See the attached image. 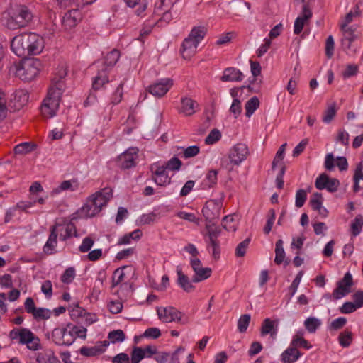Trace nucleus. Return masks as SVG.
Instances as JSON below:
<instances>
[{
	"label": "nucleus",
	"mask_w": 363,
	"mask_h": 363,
	"mask_svg": "<svg viewBox=\"0 0 363 363\" xmlns=\"http://www.w3.org/2000/svg\"><path fill=\"white\" fill-rule=\"evenodd\" d=\"M66 75V69L62 68L58 71L57 74L52 78V86L48 89L47 96L40 106V112L43 117L50 118L55 116L65 89L63 79Z\"/></svg>",
	"instance_id": "nucleus-1"
},
{
	"label": "nucleus",
	"mask_w": 363,
	"mask_h": 363,
	"mask_svg": "<svg viewBox=\"0 0 363 363\" xmlns=\"http://www.w3.org/2000/svg\"><path fill=\"white\" fill-rule=\"evenodd\" d=\"M44 48L43 38L35 33H24L15 36L11 43V50L19 57L26 58L40 54Z\"/></svg>",
	"instance_id": "nucleus-2"
},
{
	"label": "nucleus",
	"mask_w": 363,
	"mask_h": 363,
	"mask_svg": "<svg viewBox=\"0 0 363 363\" xmlns=\"http://www.w3.org/2000/svg\"><path fill=\"white\" fill-rule=\"evenodd\" d=\"M91 206L85 204L78 209L69 218H62L56 221L55 224L52 225L50 229H55L57 237L60 236V240L65 241L72 236H77L76 229V220L78 218H87L89 217Z\"/></svg>",
	"instance_id": "nucleus-3"
},
{
	"label": "nucleus",
	"mask_w": 363,
	"mask_h": 363,
	"mask_svg": "<svg viewBox=\"0 0 363 363\" xmlns=\"http://www.w3.org/2000/svg\"><path fill=\"white\" fill-rule=\"evenodd\" d=\"M86 333V329L84 327L69 323L65 328H55L52 333V337L58 345L69 346L77 337L85 338Z\"/></svg>",
	"instance_id": "nucleus-4"
},
{
	"label": "nucleus",
	"mask_w": 363,
	"mask_h": 363,
	"mask_svg": "<svg viewBox=\"0 0 363 363\" xmlns=\"http://www.w3.org/2000/svg\"><path fill=\"white\" fill-rule=\"evenodd\" d=\"M33 16L30 9L25 5H16L9 11L6 27L16 30L27 26L33 20Z\"/></svg>",
	"instance_id": "nucleus-5"
},
{
	"label": "nucleus",
	"mask_w": 363,
	"mask_h": 363,
	"mask_svg": "<svg viewBox=\"0 0 363 363\" xmlns=\"http://www.w3.org/2000/svg\"><path fill=\"white\" fill-rule=\"evenodd\" d=\"M41 62L37 58L28 59L23 62L17 68V76L23 81L30 82L38 74Z\"/></svg>",
	"instance_id": "nucleus-6"
},
{
	"label": "nucleus",
	"mask_w": 363,
	"mask_h": 363,
	"mask_svg": "<svg viewBox=\"0 0 363 363\" xmlns=\"http://www.w3.org/2000/svg\"><path fill=\"white\" fill-rule=\"evenodd\" d=\"M157 313L159 318L164 323L176 322L182 325L189 323V318L173 306L157 308Z\"/></svg>",
	"instance_id": "nucleus-7"
},
{
	"label": "nucleus",
	"mask_w": 363,
	"mask_h": 363,
	"mask_svg": "<svg viewBox=\"0 0 363 363\" xmlns=\"http://www.w3.org/2000/svg\"><path fill=\"white\" fill-rule=\"evenodd\" d=\"M207 231L206 235L208 240L207 241V249H212V257L215 260L220 259V246L218 238L221 234V228L219 226L207 224L206 225Z\"/></svg>",
	"instance_id": "nucleus-8"
},
{
	"label": "nucleus",
	"mask_w": 363,
	"mask_h": 363,
	"mask_svg": "<svg viewBox=\"0 0 363 363\" xmlns=\"http://www.w3.org/2000/svg\"><path fill=\"white\" fill-rule=\"evenodd\" d=\"M113 196V191L110 187H105L92 194V217L98 214L103 207L106 206Z\"/></svg>",
	"instance_id": "nucleus-9"
},
{
	"label": "nucleus",
	"mask_w": 363,
	"mask_h": 363,
	"mask_svg": "<svg viewBox=\"0 0 363 363\" xmlns=\"http://www.w3.org/2000/svg\"><path fill=\"white\" fill-rule=\"evenodd\" d=\"M353 285V277L350 272H347L344 274L343 278L337 282V287L333 291V298L338 300L350 294Z\"/></svg>",
	"instance_id": "nucleus-10"
},
{
	"label": "nucleus",
	"mask_w": 363,
	"mask_h": 363,
	"mask_svg": "<svg viewBox=\"0 0 363 363\" xmlns=\"http://www.w3.org/2000/svg\"><path fill=\"white\" fill-rule=\"evenodd\" d=\"M223 202L220 199L207 201L202 208V213L208 223H211L219 218Z\"/></svg>",
	"instance_id": "nucleus-11"
},
{
	"label": "nucleus",
	"mask_w": 363,
	"mask_h": 363,
	"mask_svg": "<svg viewBox=\"0 0 363 363\" xmlns=\"http://www.w3.org/2000/svg\"><path fill=\"white\" fill-rule=\"evenodd\" d=\"M138 149L137 147H129L117 157L118 167L122 169H129L136 166Z\"/></svg>",
	"instance_id": "nucleus-12"
},
{
	"label": "nucleus",
	"mask_w": 363,
	"mask_h": 363,
	"mask_svg": "<svg viewBox=\"0 0 363 363\" xmlns=\"http://www.w3.org/2000/svg\"><path fill=\"white\" fill-rule=\"evenodd\" d=\"M174 81L170 78H162L159 81L150 84L147 90L152 95L162 98L173 86Z\"/></svg>",
	"instance_id": "nucleus-13"
},
{
	"label": "nucleus",
	"mask_w": 363,
	"mask_h": 363,
	"mask_svg": "<svg viewBox=\"0 0 363 363\" xmlns=\"http://www.w3.org/2000/svg\"><path fill=\"white\" fill-rule=\"evenodd\" d=\"M18 343L26 345L27 348L33 351L40 348V339L30 329L26 328H21Z\"/></svg>",
	"instance_id": "nucleus-14"
},
{
	"label": "nucleus",
	"mask_w": 363,
	"mask_h": 363,
	"mask_svg": "<svg viewBox=\"0 0 363 363\" xmlns=\"http://www.w3.org/2000/svg\"><path fill=\"white\" fill-rule=\"evenodd\" d=\"M249 154L247 146L244 143H237L230 150L229 159L234 165H239Z\"/></svg>",
	"instance_id": "nucleus-15"
},
{
	"label": "nucleus",
	"mask_w": 363,
	"mask_h": 363,
	"mask_svg": "<svg viewBox=\"0 0 363 363\" xmlns=\"http://www.w3.org/2000/svg\"><path fill=\"white\" fill-rule=\"evenodd\" d=\"M152 179L157 186H166L171 183V178L168 175L167 168L164 166H157L155 172H152Z\"/></svg>",
	"instance_id": "nucleus-16"
},
{
	"label": "nucleus",
	"mask_w": 363,
	"mask_h": 363,
	"mask_svg": "<svg viewBox=\"0 0 363 363\" xmlns=\"http://www.w3.org/2000/svg\"><path fill=\"white\" fill-rule=\"evenodd\" d=\"M199 104L189 97H182L181 99V108L179 111L186 116H191L196 112Z\"/></svg>",
	"instance_id": "nucleus-17"
},
{
	"label": "nucleus",
	"mask_w": 363,
	"mask_h": 363,
	"mask_svg": "<svg viewBox=\"0 0 363 363\" xmlns=\"http://www.w3.org/2000/svg\"><path fill=\"white\" fill-rule=\"evenodd\" d=\"M220 79L223 82H241L243 79V74L235 67H228L224 69Z\"/></svg>",
	"instance_id": "nucleus-18"
},
{
	"label": "nucleus",
	"mask_w": 363,
	"mask_h": 363,
	"mask_svg": "<svg viewBox=\"0 0 363 363\" xmlns=\"http://www.w3.org/2000/svg\"><path fill=\"white\" fill-rule=\"evenodd\" d=\"M121 52L119 50L114 48L110 52H107V54L104 56L103 59V65L104 67L103 69H106L107 72H108V69L113 68L121 57Z\"/></svg>",
	"instance_id": "nucleus-19"
},
{
	"label": "nucleus",
	"mask_w": 363,
	"mask_h": 363,
	"mask_svg": "<svg viewBox=\"0 0 363 363\" xmlns=\"http://www.w3.org/2000/svg\"><path fill=\"white\" fill-rule=\"evenodd\" d=\"M198 45L199 43L194 42V40L189 36L186 37L183 40L180 48V51L183 55V57H190L192 55H194Z\"/></svg>",
	"instance_id": "nucleus-20"
},
{
	"label": "nucleus",
	"mask_w": 363,
	"mask_h": 363,
	"mask_svg": "<svg viewBox=\"0 0 363 363\" xmlns=\"http://www.w3.org/2000/svg\"><path fill=\"white\" fill-rule=\"evenodd\" d=\"M301 355L302 353L290 344V346L281 354V361L283 363H294Z\"/></svg>",
	"instance_id": "nucleus-21"
},
{
	"label": "nucleus",
	"mask_w": 363,
	"mask_h": 363,
	"mask_svg": "<svg viewBox=\"0 0 363 363\" xmlns=\"http://www.w3.org/2000/svg\"><path fill=\"white\" fill-rule=\"evenodd\" d=\"M57 237L55 229H50L48 239L43 247V252L47 255H54L57 252Z\"/></svg>",
	"instance_id": "nucleus-22"
},
{
	"label": "nucleus",
	"mask_w": 363,
	"mask_h": 363,
	"mask_svg": "<svg viewBox=\"0 0 363 363\" xmlns=\"http://www.w3.org/2000/svg\"><path fill=\"white\" fill-rule=\"evenodd\" d=\"M251 72L253 77L252 80H250V84L247 86V89L250 92L258 93L259 91V86L255 88L252 85L255 83L257 76L261 74V65L257 61L250 60Z\"/></svg>",
	"instance_id": "nucleus-23"
},
{
	"label": "nucleus",
	"mask_w": 363,
	"mask_h": 363,
	"mask_svg": "<svg viewBox=\"0 0 363 363\" xmlns=\"http://www.w3.org/2000/svg\"><path fill=\"white\" fill-rule=\"evenodd\" d=\"M260 333L262 336L270 335L272 337H274L277 334V323L272 320L269 318H265L261 326Z\"/></svg>",
	"instance_id": "nucleus-24"
},
{
	"label": "nucleus",
	"mask_w": 363,
	"mask_h": 363,
	"mask_svg": "<svg viewBox=\"0 0 363 363\" xmlns=\"http://www.w3.org/2000/svg\"><path fill=\"white\" fill-rule=\"evenodd\" d=\"M108 82V72L106 69H101L98 71L92 81V89L99 90Z\"/></svg>",
	"instance_id": "nucleus-25"
},
{
	"label": "nucleus",
	"mask_w": 363,
	"mask_h": 363,
	"mask_svg": "<svg viewBox=\"0 0 363 363\" xmlns=\"http://www.w3.org/2000/svg\"><path fill=\"white\" fill-rule=\"evenodd\" d=\"M218 174L216 169L209 170L201 184V188L203 190L213 188L218 182Z\"/></svg>",
	"instance_id": "nucleus-26"
},
{
	"label": "nucleus",
	"mask_w": 363,
	"mask_h": 363,
	"mask_svg": "<svg viewBox=\"0 0 363 363\" xmlns=\"http://www.w3.org/2000/svg\"><path fill=\"white\" fill-rule=\"evenodd\" d=\"M178 275L177 284L186 292H191L194 290L195 286L191 284L188 276L182 272L178 267L177 268Z\"/></svg>",
	"instance_id": "nucleus-27"
},
{
	"label": "nucleus",
	"mask_w": 363,
	"mask_h": 363,
	"mask_svg": "<svg viewBox=\"0 0 363 363\" xmlns=\"http://www.w3.org/2000/svg\"><path fill=\"white\" fill-rule=\"evenodd\" d=\"M207 33V28L203 26H194L188 36L197 43H200Z\"/></svg>",
	"instance_id": "nucleus-28"
},
{
	"label": "nucleus",
	"mask_w": 363,
	"mask_h": 363,
	"mask_svg": "<svg viewBox=\"0 0 363 363\" xmlns=\"http://www.w3.org/2000/svg\"><path fill=\"white\" fill-rule=\"evenodd\" d=\"M363 227V216L358 214L355 216L354 219L352 221L350 225V231L352 237H357L362 232Z\"/></svg>",
	"instance_id": "nucleus-29"
},
{
	"label": "nucleus",
	"mask_w": 363,
	"mask_h": 363,
	"mask_svg": "<svg viewBox=\"0 0 363 363\" xmlns=\"http://www.w3.org/2000/svg\"><path fill=\"white\" fill-rule=\"evenodd\" d=\"M156 25L157 22H154V21H152L151 19L145 21L140 31V35L138 38V40L139 41L144 42L145 38L151 33L152 28Z\"/></svg>",
	"instance_id": "nucleus-30"
},
{
	"label": "nucleus",
	"mask_w": 363,
	"mask_h": 363,
	"mask_svg": "<svg viewBox=\"0 0 363 363\" xmlns=\"http://www.w3.org/2000/svg\"><path fill=\"white\" fill-rule=\"evenodd\" d=\"M172 6V3L170 1L167 2V0H155L153 14L160 16L162 13L170 10Z\"/></svg>",
	"instance_id": "nucleus-31"
},
{
	"label": "nucleus",
	"mask_w": 363,
	"mask_h": 363,
	"mask_svg": "<svg viewBox=\"0 0 363 363\" xmlns=\"http://www.w3.org/2000/svg\"><path fill=\"white\" fill-rule=\"evenodd\" d=\"M195 272V274L192 277V282L198 283L200 281H202L205 279H207L208 277L211 275V269L206 267L203 268L201 267L200 269H198Z\"/></svg>",
	"instance_id": "nucleus-32"
},
{
	"label": "nucleus",
	"mask_w": 363,
	"mask_h": 363,
	"mask_svg": "<svg viewBox=\"0 0 363 363\" xmlns=\"http://www.w3.org/2000/svg\"><path fill=\"white\" fill-rule=\"evenodd\" d=\"M259 100L258 97L253 96L250 98L245 104V108L247 117H250L255 111L259 107Z\"/></svg>",
	"instance_id": "nucleus-33"
},
{
	"label": "nucleus",
	"mask_w": 363,
	"mask_h": 363,
	"mask_svg": "<svg viewBox=\"0 0 363 363\" xmlns=\"http://www.w3.org/2000/svg\"><path fill=\"white\" fill-rule=\"evenodd\" d=\"M36 145L31 143L25 142L20 143L14 147L13 151L16 155H25L33 151Z\"/></svg>",
	"instance_id": "nucleus-34"
},
{
	"label": "nucleus",
	"mask_w": 363,
	"mask_h": 363,
	"mask_svg": "<svg viewBox=\"0 0 363 363\" xmlns=\"http://www.w3.org/2000/svg\"><path fill=\"white\" fill-rule=\"evenodd\" d=\"M320 325V320L315 317H309L304 321V326L310 333H314Z\"/></svg>",
	"instance_id": "nucleus-35"
},
{
	"label": "nucleus",
	"mask_w": 363,
	"mask_h": 363,
	"mask_svg": "<svg viewBox=\"0 0 363 363\" xmlns=\"http://www.w3.org/2000/svg\"><path fill=\"white\" fill-rule=\"evenodd\" d=\"M285 257V251L283 247V240H278L275 245V259L274 262L277 264H281Z\"/></svg>",
	"instance_id": "nucleus-36"
},
{
	"label": "nucleus",
	"mask_w": 363,
	"mask_h": 363,
	"mask_svg": "<svg viewBox=\"0 0 363 363\" xmlns=\"http://www.w3.org/2000/svg\"><path fill=\"white\" fill-rule=\"evenodd\" d=\"M291 346L297 349L298 347H302L306 350H310L312 347L311 344L303 337H299L298 335H295L290 343Z\"/></svg>",
	"instance_id": "nucleus-37"
},
{
	"label": "nucleus",
	"mask_w": 363,
	"mask_h": 363,
	"mask_svg": "<svg viewBox=\"0 0 363 363\" xmlns=\"http://www.w3.org/2000/svg\"><path fill=\"white\" fill-rule=\"evenodd\" d=\"M128 268V266H123L122 267L117 268L112 276L111 287L114 288L124 280L125 273L123 270Z\"/></svg>",
	"instance_id": "nucleus-38"
},
{
	"label": "nucleus",
	"mask_w": 363,
	"mask_h": 363,
	"mask_svg": "<svg viewBox=\"0 0 363 363\" xmlns=\"http://www.w3.org/2000/svg\"><path fill=\"white\" fill-rule=\"evenodd\" d=\"M145 358V351L140 347L135 346L130 353V363H140Z\"/></svg>",
	"instance_id": "nucleus-39"
},
{
	"label": "nucleus",
	"mask_w": 363,
	"mask_h": 363,
	"mask_svg": "<svg viewBox=\"0 0 363 363\" xmlns=\"http://www.w3.org/2000/svg\"><path fill=\"white\" fill-rule=\"evenodd\" d=\"M108 340L111 343L122 342L125 339V335L122 330H115L111 331L108 335Z\"/></svg>",
	"instance_id": "nucleus-40"
},
{
	"label": "nucleus",
	"mask_w": 363,
	"mask_h": 363,
	"mask_svg": "<svg viewBox=\"0 0 363 363\" xmlns=\"http://www.w3.org/2000/svg\"><path fill=\"white\" fill-rule=\"evenodd\" d=\"M338 341L342 347H348L352 342V333L345 330L339 335Z\"/></svg>",
	"instance_id": "nucleus-41"
},
{
	"label": "nucleus",
	"mask_w": 363,
	"mask_h": 363,
	"mask_svg": "<svg viewBox=\"0 0 363 363\" xmlns=\"http://www.w3.org/2000/svg\"><path fill=\"white\" fill-rule=\"evenodd\" d=\"M276 218V213L274 208H270L268 211L267 219L266 224L263 228V232L265 235H268L273 227Z\"/></svg>",
	"instance_id": "nucleus-42"
},
{
	"label": "nucleus",
	"mask_w": 363,
	"mask_h": 363,
	"mask_svg": "<svg viewBox=\"0 0 363 363\" xmlns=\"http://www.w3.org/2000/svg\"><path fill=\"white\" fill-rule=\"evenodd\" d=\"M251 320L250 314L242 315L238 320V330L240 333H245Z\"/></svg>",
	"instance_id": "nucleus-43"
},
{
	"label": "nucleus",
	"mask_w": 363,
	"mask_h": 363,
	"mask_svg": "<svg viewBox=\"0 0 363 363\" xmlns=\"http://www.w3.org/2000/svg\"><path fill=\"white\" fill-rule=\"evenodd\" d=\"M69 314L71 318L73 320H78L79 318L84 317L86 315H89V313H86V311L80 307L78 304H76L74 307L69 309Z\"/></svg>",
	"instance_id": "nucleus-44"
},
{
	"label": "nucleus",
	"mask_w": 363,
	"mask_h": 363,
	"mask_svg": "<svg viewBox=\"0 0 363 363\" xmlns=\"http://www.w3.org/2000/svg\"><path fill=\"white\" fill-rule=\"evenodd\" d=\"M337 112L336 104L335 103L330 104L325 111L323 116V121L325 123H330L335 116Z\"/></svg>",
	"instance_id": "nucleus-45"
},
{
	"label": "nucleus",
	"mask_w": 363,
	"mask_h": 363,
	"mask_svg": "<svg viewBox=\"0 0 363 363\" xmlns=\"http://www.w3.org/2000/svg\"><path fill=\"white\" fill-rule=\"evenodd\" d=\"M310 206L313 211H318L323 206L322 194L315 192L309 201Z\"/></svg>",
	"instance_id": "nucleus-46"
},
{
	"label": "nucleus",
	"mask_w": 363,
	"mask_h": 363,
	"mask_svg": "<svg viewBox=\"0 0 363 363\" xmlns=\"http://www.w3.org/2000/svg\"><path fill=\"white\" fill-rule=\"evenodd\" d=\"M250 241V238H247L237 245L235 248V255L238 257H242L245 255L246 250L249 247Z\"/></svg>",
	"instance_id": "nucleus-47"
},
{
	"label": "nucleus",
	"mask_w": 363,
	"mask_h": 363,
	"mask_svg": "<svg viewBox=\"0 0 363 363\" xmlns=\"http://www.w3.org/2000/svg\"><path fill=\"white\" fill-rule=\"evenodd\" d=\"M52 311L45 308H37L33 315L36 320H48L51 317Z\"/></svg>",
	"instance_id": "nucleus-48"
},
{
	"label": "nucleus",
	"mask_w": 363,
	"mask_h": 363,
	"mask_svg": "<svg viewBox=\"0 0 363 363\" xmlns=\"http://www.w3.org/2000/svg\"><path fill=\"white\" fill-rule=\"evenodd\" d=\"M110 342L108 340L99 341L92 347V357L102 354L109 345Z\"/></svg>",
	"instance_id": "nucleus-49"
},
{
	"label": "nucleus",
	"mask_w": 363,
	"mask_h": 363,
	"mask_svg": "<svg viewBox=\"0 0 363 363\" xmlns=\"http://www.w3.org/2000/svg\"><path fill=\"white\" fill-rule=\"evenodd\" d=\"M286 146V143H284L279 147V150H277L276 155H275V157L272 161V170H274L276 169L278 163L280 161L283 160V159L284 158Z\"/></svg>",
	"instance_id": "nucleus-50"
},
{
	"label": "nucleus",
	"mask_w": 363,
	"mask_h": 363,
	"mask_svg": "<svg viewBox=\"0 0 363 363\" xmlns=\"http://www.w3.org/2000/svg\"><path fill=\"white\" fill-rule=\"evenodd\" d=\"M307 199V193L304 189H298L296 193L295 206L297 208H301Z\"/></svg>",
	"instance_id": "nucleus-51"
},
{
	"label": "nucleus",
	"mask_w": 363,
	"mask_h": 363,
	"mask_svg": "<svg viewBox=\"0 0 363 363\" xmlns=\"http://www.w3.org/2000/svg\"><path fill=\"white\" fill-rule=\"evenodd\" d=\"M156 217L157 214L154 212L143 213L138 218L139 224L150 225L155 221Z\"/></svg>",
	"instance_id": "nucleus-52"
},
{
	"label": "nucleus",
	"mask_w": 363,
	"mask_h": 363,
	"mask_svg": "<svg viewBox=\"0 0 363 363\" xmlns=\"http://www.w3.org/2000/svg\"><path fill=\"white\" fill-rule=\"evenodd\" d=\"M221 138L220 132L216 129H213L208 136L205 138V143L207 145H213L218 141Z\"/></svg>",
	"instance_id": "nucleus-53"
},
{
	"label": "nucleus",
	"mask_w": 363,
	"mask_h": 363,
	"mask_svg": "<svg viewBox=\"0 0 363 363\" xmlns=\"http://www.w3.org/2000/svg\"><path fill=\"white\" fill-rule=\"evenodd\" d=\"M183 155L185 159L191 158L196 156L200 152V147L198 145H191L186 148L182 147Z\"/></svg>",
	"instance_id": "nucleus-54"
},
{
	"label": "nucleus",
	"mask_w": 363,
	"mask_h": 363,
	"mask_svg": "<svg viewBox=\"0 0 363 363\" xmlns=\"http://www.w3.org/2000/svg\"><path fill=\"white\" fill-rule=\"evenodd\" d=\"M161 17L157 20H154V22H157V25L158 27L164 26L168 24L172 19V16L170 12V10L167 11H164L161 13Z\"/></svg>",
	"instance_id": "nucleus-55"
},
{
	"label": "nucleus",
	"mask_w": 363,
	"mask_h": 363,
	"mask_svg": "<svg viewBox=\"0 0 363 363\" xmlns=\"http://www.w3.org/2000/svg\"><path fill=\"white\" fill-rule=\"evenodd\" d=\"M359 70V67L357 65L350 64L345 67V69L342 72V75L344 79H348L353 76H355Z\"/></svg>",
	"instance_id": "nucleus-56"
},
{
	"label": "nucleus",
	"mask_w": 363,
	"mask_h": 363,
	"mask_svg": "<svg viewBox=\"0 0 363 363\" xmlns=\"http://www.w3.org/2000/svg\"><path fill=\"white\" fill-rule=\"evenodd\" d=\"M335 41L332 35H329L325 42V55L328 59L332 58L334 55Z\"/></svg>",
	"instance_id": "nucleus-57"
},
{
	"label": "nucleus",
	"mask_w": 363,
	"mask_h": 363,
	"mask_svg": "<svg viewBox=\"0 0 363 363\" xmlns=\"http://www.w3.org/2000/svg\"><path fill=\"white\" fill-rule=\"evenodd\" d=\"M182 166V162L177 157H172L164 166L167 169L172 171H178Z\"/></svg>",
	"instance_id": "nucleus-58"
},
{
	"label": "nucleus",
	"mask_w": 363,
	"mask_h": 363,
	"mask_svg": "<svg viewBox=\"0 0 363 363\" xmlns=\"http://www.w3.org/2000/svg\"><path fill=\"white\" fill-rule=\"evenodd\" d=\"M106 280V272L104 269L100 270L98 273V276L96 277V281H95V286L94 289L92 290V296L94 295V293L96 290V289H99V291L100 290L101 287L104 286V282Z\"/></svg>",
	"instance_id": "nucleus-59"
},
{
	"label": "nucleus",
	"mask_w": 363,
	"mask_h": 363,
	"mask_svg": "<svg viewBox=\"0 0 363 363\" xmlns=\"http://www.w3.org/2000/svg\"><path fill=\"white\" fill-rule=\"evenodd\" d=\"M303 272L300 271L296 276L295 279L293 280L291 284L290 285L289 289L290 291V297H292L297 291L298 286L301 282V278L303 277Z\"/></svg>",
	"instance_id": "nucleus-60"
},
{
	"label": "nucleus",
	"mask_w": 363,
	"mask_h": 363,
	"mask_svg": "<svg viewBox=\"0 0 363 363\" xmlns=\"http://www.w3.org/2000/svg\"><path fill=\"white\" fill-rule=\"evenodd\" d=\"M230 112L233 114L235 118L240 115L242 112L241 101L240 99H233L230 107Z\"/></svg>",
	"instance_id": "nucleus-61"
},
{
	"label": "nucleus",
	"mask_w": 363,
	"mask_h": 363,
	"mask_svg": "<svg viewBox=\"0 0 363 363\" xmlns=\"http://www.w3.org/2000/svg\"><path fill=\"white\" fill-rule=\"evenodd\" d=\"M124 82H121V83L117 86L115 92L112 96V102L114 104H118L121 102L123 97V89L124 86Z\"/></svg>",
	"instance_id": "nucleus-62"
},
{
	"label": "nucleus",
	"mask_w": 363,
	"mask_h": 363,
	"mask_svg": "<svg viewBox=\"0 0 363 363\" xmlns=\"http://www.w3.org/2000/svg\"><path fill=\"white\" fill-rule=\"evenodd\" d=\"M161 336V331L157 328H149L145 330L142 337L157 339Z\"/></svg>",
	"instance_id": "nucleus-63"
},
{
	"label": "nucleus",
	"mask_w": 363,
	"mask_h": 363,
	"mask_svg": "<svg viewBox=\"0 0 363 363\" xmlns=\"http://www.w3.org/2000/svg\"><path fill=\"white\" fill-rule=\"evenodd\" d=\"M112 363H130V360L128 354L121 352L113 357Z\"/></svg>",
	"instance_id": "nucleus-64"
}]
</instances>
